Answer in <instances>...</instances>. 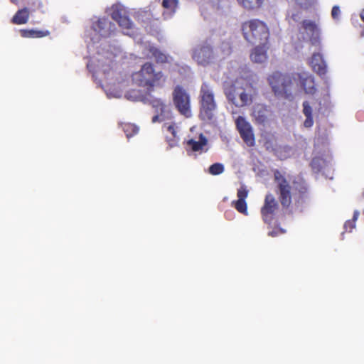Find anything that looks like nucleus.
<instances>
[{"mask_svg": "<svg viewBox=\"0 0 364 364\" xmlns=\"http://www.w3.org/2000/svg\"><path fill=\"white\" fill-rule=\"evenodd\" d=\"M235 125L241 138L248 146H252L255 144V134L251 124L242 116H238L235 119Z\"/></svg>", "mask_w": 364, "mask_h": 364, "instance_id": "11", "label": "nucleus"}, {"mask_svg": "<svg viewBox=\"0 0 364 364\" xmlns=\"http://www.w3.org/2000/svg\"><path fill=\"white\" fill-rule=\"evenodd\" d=\"M196 129V127L191 128V133L186 139V149L188 153L192 151L200 154L208 150V139L202 133L195 132Z\"/></svg>", "mask_w": 364, "mask_h": 364, "instance_id": "9", "label": "nucleus"}, {"mask_svg": "<svg viewBox=\"0 0 364 364\" xmlns=\"http://www.w3.org/2000/svg\"><path fill=\"white\" fill-rule=\"evenodd\" d=\"M267 47L264 43L255 47L250 55V58L252 62L255 63H263L267 61Z\"/></svg>", "mask_w": 364, "mask_h": 364, "instance_id": "21", "label": "nucleus"}, {"mask_svg": "<svg viewBox=\"0 0 364 364\" xmlns=\"http://www.w3.org/2000/svg\"><path fill=\"white\" fill-rule=\"evenodd\" d=\"M360 17L364 21V9L360 13Z\"/></svg>", "mask_w": 364, "mask_h": 364, "instance_id": "41", "label": "nucleus"}, {"mask_svg": "<svg viewBox=\"0 0 364 364\" xmlns=\"http://www.w3.org/2000/svg\"><path fill=\"white\" fill-rule=\"evenodd\" d=\"M124 131L127 138H130L134 134L139 132V128L134 124H126L124 127Z\"/></svg>", "mask_w": 364, "mask_h": 364, "instance_id": "32", "label": "nucleus"}, {"mask_svg": "<svg viewBox=\"0 0 364 364\" xmlns=\"http://www.w3.org/2000/svg\"><path fill=\"white\" fill-rule=\"evenodd\" d=\"M163 131L166 134V137L170 147H174L178 144V139L176 134V127L172 122H165L163 125Z\"/></svg>", "mask_w": 364, "mask_h": 364, "instance_id": "20", "label": "nucleus"}, {"mask_svg": "<svg viewBox=\"0 0 364 364\" xmlns=\"http://www.w3.org/2000/svg\"><path fill=\"white\" fill-rule=\"evenodd\" d=\"M331 161L330 156H326L325 158L314 157L311 161V167L315 171H320L325 166H328Z\"/></svg>", "mask_w": 364, "mask_h": 364, "instance_id": "27", "label": "nucleus"}, {"mask_svg": "<svg viewBox=\"0 0 364 364\" xmlns=\"http://www.w3.org/2000/svg\"><path fill=\"white\" fill-rule=\"evenodd\" d=\"M310 64L314 71L319 75H323L326 73V65L320 53H314Z\"/></svg>", "mask_w": 364, "mask_h": 364, "instance_id": "22", "label": "nucleus"}, {"mask_svg": "<svg viewBox=\"0 0 364 364\" xmlns=\"http://www.w3.org/2000/svg\"><path fill=\"white\" fill-rule=\"evenodd\" d=\"M173 102L179 112L186 117L191 116L190 96L181 87L176 86L173 92Z\"/></svg>", "mask_w": 364, "mask_h": 364, "instance_id": "10", "label": "nucleus"}, {"mask_svg": "<svg viewBox=\"0 0 364 364\" xmlns=\"http://www.w3.org/2000/svg\"><path fill=\"white\" fill-rule=\"evenodd\" d=\"M104 58L100 65H92L88 68L93 73V77L100 84L108 98H120L129 84L128 77L125 75L117 73L111 65L113 59Z\"/></svg>", "mask_w": 364, "mask_h": 364, "instance_id": "2", "label": "nucleus"}, {"mask_svg": "<svg viewBox=\"0 0 364 364\" xmlns=\"http://www.w3.org/2000/svg\"><path fill=\"white\" fill-rule=\"evenodd\" d=\"M15 1H16V0H11V1H12V2H14V3L15 2Z\"/></svg>", "mask_w": 364, "mask_h": 364, "instance_id": "43", "label": "nucleus"}, {"mask_svg": "<svg viewBox=\"0 0 364 364\" xmlns=\"http://www.w3.org/2000/svg\"><path fill=\"white\" fill-rule=\"evenodd\" d=\"M341 11L338 6H333L331 10V17L333 20L338 21L341 19Z\"/></svg>", "mask_w": 364, "mask_h": 364, "instance_id": "35", "label": "nucleus"}, {"mask_svg": "<svg viewBox=\"0 0 364 364\" xmlns=\"http://www.w3.org/2000/svg\"><path fill=\"white\" fill-rule=\"evenodd\" d=\"M224 171V166L222 164L215 163L209 168V173L212 175H218Z\"/></svg>", "mask_w": 364, "mask_h": 364, "instance_id": "33", "label": "nucleus"}, {"mask_svg": "<svg viewBox=\"0 0 364 364\" xmlns=\"http://www.w3.org/2000/svg\"><path fill=\"white\" fill-rule=\"evenodd\" d=\"M231 50L230 45L228 42L223 43L222 47H221V52L222 54L224 55H229Z\"/></svg>", "mask_w": 364, "mask_h": 364, "instance_id": "37", "label": "nucleus"}, {"mask_svg": "<svg viewBox=\"0 0 364 364\" xmlns=\"http://www.w3.org/2000/svg\"><path fill=\"white\" fill-rule=\"evenodd\" d=\"M363 196H364V191H363Z\"/></svg>", "mask_w": 364, "mask_h": 364, "instance_id": "44", "label": "nucleus"}, {"mask_svg": "<svg viewBox=\"0 0 364 364\" xmlns=\"http://www.w3.org/2000/svg\"><path fill=\"white\" fill-rule=\"evenodd\" d=\"M299 82L305 94L314 95L316 92L314 77L308 73L299 74Z\"/></svg>", "mask_w": 364, "mask_h": 364, "instance_id": "18", "label": "nucleus"}, {"mask_svg": "<svg viewBox=\"0 0 364 364\" xmlns=\"http://www.w3.org/2000/svg\"><path fill=\"white\" fill-rule=\"evenodd\" d=\"M301 29L304 30L306 33V36L304 37V38H310L312 36H317L320 33V29L317 25L310 20L304 21Z\"/></svg>", "mask_w": 364, "mask_h": 364, "instance_id": "24", "label": "nucleus"}, {"mask_svg": "<svg viewBox=\"0 0 364 364\" xmlns=\"http://www.w3.org/2000/svg\"><path fill=\"white\" fill-rule=\"evenodd\" d=\"M144 46L145 49V57L154 58L157 63H159L171 64L173 63V60L171 56L162 53L151 43H145Z\"/></svg>", "mask_w": 364, "mask_h": 364, "instance_id": "14", "label": "nucleus"}, {"mask_svg": "<svg viewBox=\"0 0 364 364\" xmlns=\"http://www.w3.org/2000/svg\"><path fill=\"white\" fill-rule=\"evenodd\" d=\"M28 18V11L26 9L19 10L13 17V23L16 24H23L27 22Z\"/></svg>", "mask_w": 364, "mask_h": 364, "instance_id": "29", "label": "nucleus"}, {"mask_svg": "<svg viewBox=\"0 0 364 364\" xmlns=\"http://www.w3.org/2000/svg\"><path fill=\"white\" fill-rule=\"evenodd\" d=\"M21 36L24 38H37L46 36L48 33H44L43 31H36V30H21Z\"/></svg>", "mask_w": 364, "mask_h": 364, "instance_id": "30", "label": "nucleus"}, {"mask_svg": "<svg viewBox=\"0 0 364 364\" xmlns=\"http://www.w3.org/2000/svg\"><path fill=\"white\" fill-rule=\"evenodd\" d=\"M274 178L279 188L281 203L283 206L288 207L291 200V188L289 182L279 171H276L274 172Z\"/></svg>", "mask_w": 364, "mask_h": 364, "instance_id": "13", "label": "nucleus"}, {"mask_svg": "<svg viewBox=\"0 0 364 364\" xmlns=\"http://www.w3.org/2000/svg\"><path fill=\"white\" fill-rule=\"evenodd\" d=\"M220 0H218V2L216 3H214V6L217 9H219L220 7Z\"/></svg>", "mask_w": 364, "mask_h": 364, "instance_id": "42", "label": "nucleus"}, {"mask_svg": "<svg viewBox=\"0 0 364 364\" xmlns=\"http://www.w3.org/2000/svg\"><path fill=\"white\" fill-rule=\"evenodd\" d=\"M127 100L132 102L144 101L146 96L140 90H128L124 95Z\"/></svg>", "mask_w": 364, "mask_h": 364, "instance_id": "28", "label": "nucleus"}, {"mask_svg": "<svg viewBox=\"0 0 364 364\" xmlns=\"http://www.w3.org/2000/svg\"><path fill=\"white\" fill-rule=\"evenodd\" d=\"M151 105L155 112L152 117L153 123L162 122L171 119L172 113L168 103L160 99H154L151 101Z\"/></svg>", "mask_w": 364, "mask_h": 364, "instance_id": "12", "label": "nucleus"}, {"mask_svg": "<svg viewBox=\"0 0 364 364\" xmlns=\"http://www.w3.org/2000/svg\"><path fill=\"white\" fill-rule=\"evenodd\" d=\"M301 12L297 9H291L288 11L287 19L290 23L298 22L301 20Z\"/></svg>", "mask_w": 364, "mask_h": 364, "instance_id": "31", "label": "nucleus"}, {"mask_svg": "<svg viewBox=\"0 0 364 364\" xmlns=\"http://www.w3.org/2000/svg\"><path fill=\"white\" fill-rule=\"evenodd\" d=\"M269 83L274 94L288 98L291 95V77L279 72L273 73L268 78Z\"/></svg>", "mask_w": 364, "mask_h": 364, "instance_id": "8", "label": "nucleus"}, {"mask_svg": "<svg viewBox=\"0 0 364 364\" xmlns=\"http://www.w3.org/2000/svg\"><path fill=\"white\" fill-rule=\"evenodd\" d=\"M277 206V204L273 195L267 194L265 198L264 205L261 210L263 220L265 223H271Z\"/></svg>", "mask_w": 364, "mask_h": 364, "instance_id": "16", "label": "nucleus"}, {"mask_svg": "<svg viewBox=\"0 0 364 364\" xmlns=\"http://www.w3.org/2000/svg\"><path fill=\"white\" fill-rule=\"evenodd\" d=\"M132 82L143 87H152L164 81V75L161 71L156 72L153 65L149 63L144 64L141 70L132 74Z\"/></svg>", "mask_w": 364, "mask_h": 364, "instance_id": "4", "label": "nucleus"}, {"mask_svg": "<svg viewBox=\"0 0 364 364\" xmlns=\"http://www.w3.org/2000/svg\"><path fill=\"white\" fill-rule=\"evenodd\" d=\"M248 196V190L246 186L242 185L238 189L237 192V200H233L232 202V205L235 208V209L245 215H248L247 212V203L245 201L246 198Z\"/></svg>", "mask_w": 364, "mask_h": 364, "instance_id": "17", "label": "nucleus"}, {"mask_svg": "<svg viewBox=\"0 0 364 364\" xmlns=\"http://www.w3.org/2000/svg\"><path fill=\"white\" fill-rule=\"evenodd\" d=\"M302 112L306 117L304 121V126L306 128L311 127L314 124L313 109L309 101H304L303 102Z\"/></svg>", "mask_w": 364, "mask_h": 364, "instance_id": "25", "label": "nucleus"}, {"mask_svg": "<svg viewBox=\"0 0 364 364\" xmlns=\"http://www.w3.org/2000/svg\"><path fill=\"white\" fill-rule=\"evenodd\" d=\"M301 7L308 8L315 4L316 0H295Z\"/></svg>", "mask_w": 364, "mask_h": 364, "instance_id": "36", "label": "nucleus"}, {"mask_svg": "<svg viewBox=\"0 0 364 364\" xmlns=\"http://www.w3.org/2000/svg\"><path fill=\"white\" fill-rule=\"evenodd\" d=\"M278 231H279L281 233H283L284 232V231H282V230H273V231H271L269 232V235L272 236V237H274V236H277L278 235Z\"/></svg>", "mask_w": 364, "mask_h": 364, "instance_id": "40", "label": "nucleus"}, {"mask_svg": "<svg viewBox=\"0 0 364 364\" xmlns=\"http://www.w3.org/2000/svg\"><path fill=\"white\" fill-rule=\"evenodd\" d=\"M107 13L113 20L118 23L125 35L134 37L136 33L135 28L123 5L120 4H114L107 9Z\"/></svg>", "mask_w": 364, "mask_h": 364, "instance_id": "7", "label": "nucleus"}, {"mask_svg": "<svg viewBox=\"0 0 364 364\" xmlns=\"http://www.w3.org/2000/svg\"><path fill=\"white\" fill-rule=\"evenodd\" d=\"M245 38L251 43H265L269 36L267 25L257 19L245 22L242 25Z\"/></svg>", "mask_w": 364, "mask_h": 364, "instance_id": "5", "label": "nucleus"}, {"mask_svg": "<svg viewBox=\"0 0 364 364\" xmlns=\"http://www.w3.org/2000/svg\"><path fill=\"white\" fill-rule=\"evenodd\" d=\"M201 107L200 117L205 122L211 121L215 117L216 110V102L215 101L214 92L211 86L203 83L200 88Z\"/></svg>", "mask_w": 364, "mask_h": 364, "instance_id": "6", "label": "nucleus"}, {"mask_svg": "<svg viewBox=\"0 0 364 364\" xmlns=\"http://www.w3.org/2000/svg\"><path fill=\"white\" fill-rule=\"evenodd\" d=\"M284 149L285 152H287L285 154H282V152H280L279 150L276 151L277 156L281 159H286L289 155V152L291 151V149L288 147H285Z\"/></svg>", "mask_w": 364, "mask_h": 364, "instance_id": "38", "label": "nucleus"}, {"mask_svg": "<svg viewBox=\"0 0 364 364\" xmlns=\"http://www.w3.org/2000/svg\"><path fill=\"white\" fill-rule=\"evenodd\" d=\"M144 16H146V18L148 19L150 16V14L146 11H141L139 12L137 18L139 21H144Z\"/></svg>", "mask_w": 364, "mask_h": 364, "instance_id": "39", "label": "nucleus"}, {"mask_svg": "<svg viewBox=\"0 0 364 364\" xmlns=\"http://www.w3.org/2000/svg\"><path fill=\"white\" fill-rule=\"evenodd\" d=\"M238 5L247 11L258 9L262 5L264 0H236Z\"/></svg>", "mask_w": 364, "mask_h": 364, "instance_id": "26", "label": "nucleus"}, {"mask_svg": "<svg viewBox=\"0 0 364 364\" xmlns=\"http://www.w3.org/2000/svg\"><path fill=\"white\" fill-rule=\"evenodd\" d=\"M163 16L165 19L171 18L178 7V0H162Z\"/></svg>", "mask_w": 364, "mask_h": 364, "instance_id": "23", "label": "nucleus"}, {"mask_svg": "<svg viewBox=\"0 0 364 364\" xmlns=\"http://www.w3.org/2000/svg\"><path fill=\"white\" fill-rule=\"evenodd\" d=\"M213 53L209 46H198L194 48L192 57L198 64H206L213 58Z\"/></svg>", "mask_w": 364, "mask_h": 364, "instance_id": "15", "label": "nucleus"}, {"mask_svg": "<svg viewBox=\"0 0 364 364\" xmlns=\"http://www.w3.org/2000/svg\"><path fill=\"white\" fill-rule=\"evenodd\" d=\"M251 114L256 123L264 124L267 121L269 110L262 104H255L252 107Z\"/></svg>", "mask_w": 364, "mask_h": 364, "instance_id": "19", "label": "nucleus"}, {"mask_svg": "<svg viewBox=\"0 0 364 364\" xmlns=\"http://www.w3.org/2000/svg\"><path fill=\"white\" fill-rule=\"evenodd\" d=\"M225 94L228 102L237 107H243L252 104L257 92L243 79L236 80L230 86L225 87Z\"/></svg>", "mask_w": 364, "mask_h": 364, "instance_id": "3", "label": "nucleus"}, {"mask_svg": "<svg viewBox=\"0 0 364 364\" xmlns=\"http://www.w3.org/2000/svg\"><path fill=\"white\" fill-rule=\"evenodd\" d=\"M117 28L114 23L106 18H100L92 22V29L87 36V52L89 60L87 68L107 58H117L121 53L115 44L112 45L110 38L115 35Z\"/></svg>", "mask_w": 364, "mask_h": 364, "instance_id": "1", "label": "nucleus"}, {"mask_svg": "<svg viewBox=\"0 0 364 364\" xmlns=\"http://www.w3.org/2000/svg\"><path fill=\"white\" fill-rule=\"evenodd\" d=\"M363 214H364V210H363Z\"/></svg>", "mask_w": 364, "mask_h": 364, "instance_id": "45", "label": "nucleus"}, {"mask_svg": "<svg viewBox=\"0 0 364 364\" xmlns=\"http://www.w3.org/2000/svg\"><path fill=\"white\" fill-rule=\"evenodd\" d=\"M359 215H360L359 211L358 210H355L354 214H353V220L352 221L351 220H348V221L346 222V223L344 224V228L346 230L348 229H350V231H351V230L355 228V221L358 220Z\"/></svg>", "mask_w": 364, "mask_h": 364, "instance_id": "34", "label": "nucleus"}]
</instances>
